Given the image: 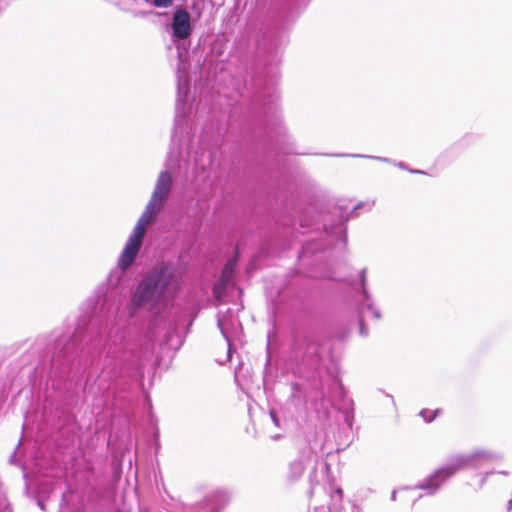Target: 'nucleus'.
Returning a JSON list of instances; mask_svg holds the SVG:
<instances>
[{"instance_id":"nucleus-1","label":"nucleus","mask_w":512,"mask_h":512,"mask_svg":"<svg viewBox=\"0 0 512 512\" xmlns=\"http://www.w3.org/2000/svg\"><path fill=\"white\" fill-rule=\"evenodd\" d=\"M182 277L171 264H161L150 270L136 287L131 306L139 310L146 305L154 307L181 289Z\"/></svg>"},{"instance_id":"nucleus-2","label":"nucleus","mask_w":512,"mask_h":512,"mask_svg":"<svg viewBox=\"0 0 512 512\" xmlns=\"http://www.w3.org/2000/svg\"><path fill=\"white\" fill-rule=\"evenodd\" d=\"M143 242V237L132 233L118 259V267L126 271L136 259Z\"/></svg>"},{"instance_id":"nucleus-3","label":"nucleus","mask_w":512,"mask_h":512,"mask_svg":"<svg viewBox=\"0 0 512 512\" xmlns=\"http://www.w3.org/2000/svg\"><path fill=\"white\" fill-rule=\"evenodd\" d=\"M173 35L177 39H186L191 34L190 15L185 9H177L173 15Z\"/></svg>"},{"instance_id":"nucleus-4","label":"nucleus","mask_w":512,"mask_h":512,"mask_svg":"<svg viewBox=\"0 0 512 512\" xmlns=\"http://www.w3.org/2000/svg\"><path fill=\"white\" fill-rule=\"evenodd\" d=\"M172 187V176L168 171H162L157 179L152 197L163 202L167 199Z\"/></svg>"},{"instance_id":"nucleus-5","label":"nucleus","mask_w":512,"mask_h":512,"mask_svg":"<svg viewBox=\"0 0 512 512\" xmlns=\"http://www.w3.org/2000/svg\"><path fill=\"white\" fill-rule=\"evenodd\" d=\"M155 219L156 216L145 209L138 219V222L132 233L144 238L147 228L154 222Z\"/></svg>"},{"instance_id":"nucleus-6","label":"nucleus","mask_w":512,"mask_h":512,"mask_svg":"<svg viewBox=\"0 0 512 512\" xmlns=\"http://www.w3.org/2000/svg\"><path fill=\"white\" fill-rule=\"evenodd\" d=\"M237 266V256L227 261L222 269L220 279L228 282L231 280Z\"/></svg>"},{"instance_id":"nucleus-7","label":"nucleus","mask_w":512,"mask_h":512,"mask_svg":"<svg viewBox=\"0 0 512 512\" xmlns=\"http://www.w3.org/2000/svg\"><path fill=\"white\" fill-rule=\"evenodd\" d=\"M163 205H164L163 201H161L159 199H156V198L151 196V198H150L149 202L147 203L145 209L147 211H149L150 213L154 214L157 217V215L161 211Z\"/></svg>"},{"instance_id":"nucleus-8","label":"nucleus","mask_w":512,"mask_h":512,"mask_svg":"<svg viewBox=\"0 0 512 512\" xmlns=\"http://www.w3.org/2000/svg\"><path fill=\"white\" fill-rule=\"evenodd\" d=\"M228 282H225L221 279L213 286V294L215 298L220 302L223 296L226 294Z\"/></svg>"},{"instance_id":"nucleus-9","label":"nucleus","mask_w":512,"mask_h":512,"mask_svg":"<svg viewBox=\"0 0 512 512\" xmlns=\"http://www.w3.org/2000/svg\"><path fill=\"white\" fill-rule=\"evenodd\" d=\"M152 4L156 8H167L172 6L173 0H152Z\"/></svg>"},{"instance_id":"nucleus-10","label":"nucleus","mask_w":512,"mask_h":512,"mask_svg":"<svg viewBox=\"0 0 512 512\" xmlns=\"http://www.w3.org/2000/svg\"><path fill=\"white\" fill-rule=\"evenodd\" d=\"M457 471V468L454 467V466H449V467H446V468H443L441 470L438 471L439 474H443L444 477H449V476H452L453 474H455Z\"/></svg>"},{"instance_id":"nucleus-11","label":"nucleus","mask_w":512,"mask_h":512,"mask_svg":"<svg viewBox=\"0 0 512 512\" xmlns=\"http://www.w3.org/2000/svg\"><path fill=\"white\" fill-rule=\"evenodd\" d=\"M293 466L295 467V469L297 470V472L299 474H302L303 471H304V466L301 464V463H295L293 464Z\"/></svg>"}]
</instances>
